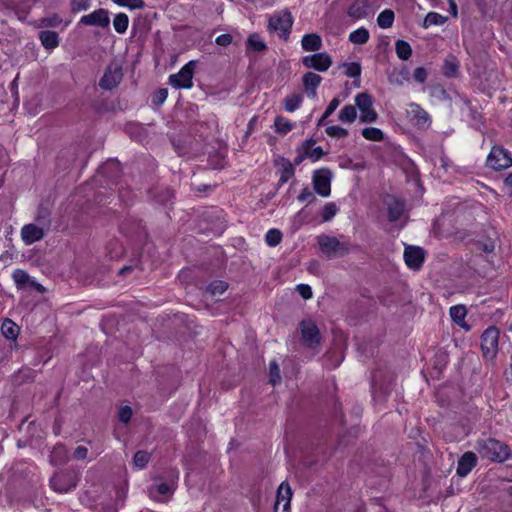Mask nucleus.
I'll list each match as a JSON object with an SVG mask.
<instances>
[{"label":"nucleus","mask_w":512,"mask_h":512,"mask_svg":"<svg viewBox=\"0 0 512 512\" xmlns=\"http://www.w3.org/2000/svg\"><path fill=\"white\" fill-rule=\"evenodd\" d=\"M355 105L360 110V120L364 123H373L377 120L378 114L373 108V99L366 92L355 96Z\"/></svg>","instance_id":"nucleus-6"},{"label":"nucleus","mask_w":512,"mask_h":512,"mask_svg":"<svg viewBox=\"0 0 512 512\" xmlns=\"http://www.w3.org/2000/svg\"><path fill=\"white\" fill-rule=\"evenodd\" d=\"M394 12L390 9L383 10L377 17V24L383 29L390 28L394 22Z\"/></svg>","instance_id":"nucleus-35"},{"label":"nucleus","mask_w":512,"mask_h":512,"mask_svg":"<svg viewBox=\"0 0 512 512\" xmlns=\"http://www.w3.org/2000/svg\"><path fill=\"white\" fill-rule=\"evenodd\" d=\"M344 360V354H324L322 358V364L327 369L337 368Z\"/></svg>","instance_id":"nucleus-32"},{"label":"nucleus","mask_w":512,"mask_h":512,"mask_svg":"<svg viewBox=\"0 0 512 512\" xmlns=\"http://www.w3.org/2000/svg\"><path fill=\"white\" fill-rule=\"evenodd\" d=\"M424 257V250L420 247L408 246L404 250L405 263L411 269H419L424 261Z\"/></svg>","instance_id":"nucleus-19"},{"label":"nucleus","mask_w":512,"mask_h":512,"mask_svg":"<svg viewBox=\"0 0 512 512\" xmlns=\"http://www.w3.org/2000/svg\"><path fill=\"white\" fill-rule=\"evenodd\" d=\"M395 51L399 59L408 60L412 55V48L407 41L397 40L395 43Z\"/></svg>","instance_id":"nucleus-33"},{"label":"nucleus","mask_w":512,"mask_h":512,"mask_svg":"<svg viewBox=\"0 0 512 512\" xmlns=\"http://www.w3.org/2000/svg\"><path fill=\"white\" fill-rule=\"evenodd\" d=\"M388 218L390 221L399 220L404 214V203L396 198L390 197L387 201Z\"/></svg>","instance_id":"nucleus-23"},{"label":"nucleus","mask_w":512,"mask_h":512,"mask_svg":"<svg viewBox=\"0 0 512 512\" xmlns=\"http://www.w3.org/2000/svg\"><path fill=\"white\" fill-rule=\"evenodd\" d=\"M487 165L494 170L507 169L512 166L510 153L502 147H493L487 157Z\"/></svg>","instance_id":"nucleus-8"},{"label":"nucleus","mask_w":512,"mask_h":512,"mask_svg":"<svg viewBox=\"0 0 512 512\" xmlns=\"http://www.w3.org/2000/svg\"><path fill=\"white\" fill-rule=\"evenodd\" d=\"M292 489L287 481L282 482L276 493L274 512H291Z\"/></svg>","instance_id":"nucleus-11"},{"label":"nucleus","mask_w":512,"mask_h":512,"mask_svg":"<svg viewBox=\"0 0 512 512\" xmlns=\"http://www.w3.org/2000/svg\"><path fill=\"white\" fill-rule=\"evenodd\" d=\"M80 23L88 26L106 28L110 24L109 13L106 9L99 8L90 14L83 15Z\"/></svg>","instance_id":"nucleus-15"},{"label":"nucleus","mask_w":512,"mask_h":512,"mask_svg":"<svg viewBox=\"0 0 512 512\" xmlns=\"http://www.w3.org/2000/svg\"><path fill=\"white\" fill-rule=\"evenodd\" d=\"M120 7H127L131 10L142 9L145 6L143 0H112Z\"/></svg>","instance_id":"nucleus-47"},{"label":"nucleus","mask_w":512,"mask_h":512,"mask_svg":"<svg viewBox=\"0 0 512 512\" xmlns=\"http://www.w3.org/2000/svg\"><path fill=\"white\" fill-rule=\"evenodd\" d=\"M443 74L448 78L456 77L459 73V61L454 55H448L444 59Z\"/></svg>","instance_id":"nucleus-26"},{"label":"nucleus","mask_w":512,"mask_h":512,"mask_svg":"<svg viewBox=\"0 0 512 512\" xmlns=\"http://www.w3.org/2000/svg\"><path fill=\"white\" fill-rule=\"evenodd\" d=\"M12 278L18 289H34L40 293L45 292L43 285L38 283L25 270L16 269L12 273Z\"/></svg>","instance_id":"nucleus-13"},{"label":"nucleus","mask_w":512,"mask_h":512,"mask_svg":"<svg viewBox=\"0 0 512 512\" xmlns=\"http://www.w3.org/2000/svg\"><path fill=\"white\" fill-rule=\"evenodd\" d=\"M448 355L449 354H445V353H442V354H435V362L438 364H440L441 366L439 367V371H441V369L447 364L448 362Z\"/></svg>","instance_id":"nucleus-59"},{"label":"nucleus","mask_w":512,"mask_h":512,"mask_svg":"<svg viewBox=\"0 0 512 512\" xmlns=\"http://www.w3.org/2000/svg\"><path fill=\"white\" fill-rule=\"evenodd\" d=\"M122 70L120 67H108L103 77L99 81V86L105 90H111L118 86L122 80Z\"/></svg>","instance_id":"nucleus-17"},{"label":"nucleus","mask_w":512,"mask_h":512,"mask_svg":"<svg viewBox=\"0 0 512 512\" xmlns=\"http://www.w3.org/2000/svg\"><path fill=\"white\" fill-rule=\"evenodd\" d=\"M128 25L129 18L125 13H119L113 19V26L117 33H125L128 28Z\"/></svg>","instance_id":"nucleus-39"},{"label":"nucleus","mask_w":512,"mask_h":512,"mask_svg":"<svg viewBox=\"0 0 512 512\" xmlns=\"http://www.w3.org/2000/svg\"><path fill=\"white\" fill-rule=\"evenodd\" d=\"M381 374V370L379 369H375L371 373V389L373 392H375L377 389L383 392H387L388 390V387L384 388L383 384L378 383V379L380 378Z\"/></svg>","instance_id":"nucleus-49"},{"label":"nucleus","mask_w":512,"mask_h":512,"mask_svg":"<svg viewBox=\"0 0 512 512\" xmlns=\"http://www.w3.org/2000/svg\"><path fill=\"white\" fill-rule=\"evenodd\" d=\"M357 118V111L354 105H345L339 112L338 119L342 123H353Z\"/></svg>","instance_id":"nucleus-31"},{"label":"nucleus","mask_w":512,"mask_h":512,"mask_svg":"<svg viewBox=\"0 0 512 512\" xmlns=\"http://www.w3.org/2000/svg\"><path fill=\"white\" fill-rule=\"evenodd\" d=\"M475 448L481 458L491 462L502 463L510 456V447L495 438L478 439Z\"/></svg>","instance_id":"nucleus-1"},{"label":"nucleus","mask_w":512,"mask_h":512,"mask_svg":"<svg viewBox=\"0 0 512 512\" xmlns=\"http://www.w3.org/2000/svg\"><path fill=\"white\" fill-rule=\"evenodd\" d=\"M361 134L369 141L379 142L384 139L383 131L376 127H366L362 130Z\"/></svg>","instance_id":"nucleus-38"},{"label":"nucleus","mask_w":512,"mask_h":512,"mask_svg":"<svg viewBox=\"0 0 512 512\" xmlns=\"http://www.w3.org/2000/svg\"><path fill=\"white\" fill-rule=\"evenodd\" d=\"M167 482H160L156 486V490L161 495H168L174 491V487L179 479V470L177 468H170L167 471Z\"/></svg>","instance_id":"nucleus-20"},{"label":"nucleus","mask_w":512,"mask_h":512,"mask_svg":"<svg viewBox=\"0 0 512 512\" xmlns=\"http://www.w3.org/2000/svg\"><path fill=\"white\" fill-rule=\"evenodd\" d=\"M448 21V17L443 16L436 12H429L422 23L424 29H428L432 26H442Z\"/></svg>","instance_id":"nucleus-28"},{"label":"nucleus","mask_w":512,"mask_h":512,"mask_svg":"<svg viewBox=\"0 0 512 512\" xmlns=\"http://www.w3.org/2000/svg\"><path fill=\"white\" fill-rule=\"evenodd\" d=\"M215 42L219 46L226 47L231 44L232 36L230 34H221L216 38Z\"/></svg>","instance_id":"nucleus-57"},{"label":"nucleus","mask_w":512,"mask_h":512,"mask_svg":"<svg viewBox=\"0 0 512 512\" xmlns=\"http://www.w3.org/2000/svg\"><path fill=\"white\" fill-rule=\"evenodd\" d=\"M89 7L88 0H79L73 2V9L76 11L86 10Z\"/></svg>","instance_id":"nucleus-60"},{"label":"nucleus","mask_w":512,"mask_h":512,"mask_svg":"<svg viewBox=\"0 0 512 512\" xmlns=\"http://www.w3.org/2000/svg\"><path fill=\"white\" fill-rule=\"evenodd\" d=\"M132 415H133V412H132V408L130 406H127V405L122 406L119 409L118 417H119V420L124 424H127L130 422Z\"/></svg>","instance_id":"nucleus-51"},{"label":"nucleus","mask_w":512,"mask_h":512,"mask_svg":"<svg viewBox=\"0 0 512 512\" xmlns=\"http://www.w3.org/2000/svg\"><path fill=\"white\" fill-rule=\"evenodd\" d=\"M19 331V326L10 319H5L1 325V332L3 336L9 340H15Z\"/></svg>","instance_id":"nucleus-29"},{"label":"nucleus","mask_w":512,"mask_h":512,"mask_svg":"<svg viewBox=\"0 0 512 512\" xmlns=\"http://www.w3.org/2000/svg\"><path fill=\"white\" fill-rule=\"evenodd\" d=\"M317 243L321 252L328 258L344 256L350 252V243L348 241L341 242L334 236L321 234L317 236Z\"/></svg>","instance_id":"nucleus-2"},{"label":"nucleus","mask_w":512,"mask_h":512,"mask_svg":"<svg viewBox=\"0 0 512 512\" xmlns=\"http://www.w3.org/2000/svg\"><path fill=\"white\" fill-rule=\"evenodd\" d=\"M77 486V476L73 471L62 470L50 478V487L58 493H68Z\"/></svg>","instance_id":"nucleus-4"},{"label":"nucleus","mask_w":512,"mask_h":512,"mask_svg":"<svg viewBox=\"0 0 512 512\" xmlns=\"http://www.w3.org/2000/svg\"><path fill=\"white\" fill-rule=\"evenodd\" d=\"M305 158H307V155H305V151L302 150V147L299 149L298 156L294 159V163L296 165H299Z\"/></svg>","instance_id":"nucleus-63"},{"label":"nucleus","mask_w":512,"mask_h":512,"mask_svg":"<svg viewBox=\"0 0 512 512\" xmlns=\"http://www.w3.org/2000/svg\"><path fill=\"white\" fill-rule=\"evenodd\" d=\"M345 69V74L350 77L354 78L357 81H355V86H360V76H361V65L358 62H351V63H343L341 65Z\"/></svg>","instance_id":"nucleus-30"},{"label":"nucleus","mask_w":512,"mask_h":512,"mask_svg":"<svg viewBox=\"0 0 512 512\" xmlns=\"http://www.w3.org/2000/svg\"><path fill=\"white\" fill-rule=\"evenodd\" d=\"M449 315L454 324H456L463 330L469 331L471 329L470 325L465 320L467 316V309L464 305H455L450 307Z\"/></svg>","instance_id":"nucleus-21"},{"label":"nucleus","mask_w":512,"mask_h":512,"mask_svg":"<svg viewBox=\"0 0 512 512\" xmlns=\"http://www.w3.org/2000/svg\"><path fill=\"white\" fill-rule=\"evenodd\" d=\"M349 40L354 44H365L369 40V32L366 28L361 27L350 33Z\"/></svg>","instance_id":"nucleus-37"},{"label":"nucleus","mask_w":512,"mask_h":512,"mask_svg":"<svg viewBox=\"0 0 512 512\" xmlns=\"http://www.w3.org/2000/svg\"><path fill=\"white\" fill-rule=\"evenodd\" d=\"M281 380L280 369L276 361H272L269 365V383L272 386L277 385Z\"/></svg>","instance_id":"nucleus-46"},{"label":"nucleus","mask_w":512,"mask_h":512,"mask_svg":"<svg viewBox=\"0 0 512 512\" xmlns=\"http://www.w3.org/2000/svg\"><path fill=\"white\" fill-rule=\"evenodd\" d=\"M276 132L280 134H287L293 128V123L283 116H277L274 121Z\"/></svg>","instance_id":"nucleus-40"},{"label":"nucleus","mask_w":512,"mask_h":512,"mask_svg":"<svg viewBox=\"0 0 512 512\" xmlns=\"http://www.w3.org/2000/svg\"><path fill=\"white\" fill-rule=\"evenodd\" d=\"M196 61L185 64L178 73L169 76V84L176 89H190L193 86V75Z\"/></svg>","instance_id":"nucleus-5"},{"label":"nucleus","mask_w":512,"mask_h":512,"mask_svg":"<svg viewBox=\"0 0 512 512\" xmlns=\"http://www.w3.org/2000/svg\"><path fill=\"white\" fill-rule=\"evenodd\" d=\"M297 292L302 296L304 299H310L313 296L312 289L307 284H298L296 286Z\"/></svg>","instance_id":"nucleus-52"},{"label":"nucleus","mask_w":512,"mask_h":512,"mask_svg":"<svg viewBox=\"0 0 512 512\" xmlns=\"http://www.w3.org/2000/svg\"><path fill=\"white\" fill-rule=\"evenodd\" d=\"M411 121L419 129H427L431 124V117L426 110H424L419 104H409V110L407 111Z\"/></svg>","instance_id":"nucleus-16"},{"label":"nucleus","mask_w":512,"mask_h":512,"mask_svg":"<svg viewBox=\"0 0 512 512\" xmlns=\"http://www.w3.org/2000/svg\"><path fill=\"white\" fill-rule=\"evenodd\" d=\"M62 22V19L54 14L49 17L42 18L40 20L39 26L40 27H56Z\"/></svg>","instance_id":"nucleus-50"},{"label":"nucleus","mask_w":512,"mask_h":512,"mask_svg":"<svg viewBox=\"0 0 512 512\" xmlns=\"http://www.w3.org/2000/svg\"><path fill=\"white\" fill-rule=\"evenodd\" d=\"M301 338L308 348H315L321 340V334L316 323L310 319H303L299 323Z\"/></svg>","instance_id":"nucleus-7"},{"label":"nucleus","mask_w":512,"mask_h":512,"mask_svg":"<svg viewBox=\"0 0 512 512\" xmlns=\"http://www.w3.org/2000/svg\"><path fill=\"white\" fill-rule=\"evenodd\" d=\"M41 44L48 50L59 46V36L55 31L44 30L39 33Z\"/></svg>","instance_id":"nucleus-24"},{"label":"nucleus","mask_w":512,"mask_h":512,"mask_svg":"<svg viewBox=\"0 0 512 512\" xmlns=\"http://www.w3.org/2000/svg\"><path fill=\"white\" fill-rule=\"evenodd\" d=\"M293 23V18L290 12L282 11L273 15L269 19L268 27L270 30L277 32L280 36H286Z\"/></svg>","instance_id":"nucleus-9"},{"label":"nucleus","mask_w":512,"mask_h":512,"mask_svg":"<svg viewBox=\"0 0 512 512\" xmlns=\"http://www.w3.org/2000/svg\"><path fill=\"white\" fill-rule=\"evenodd\" d=\"M322 78L314 72H307L302 78V83L305 91L310 98H315L317 95V88L320 85Z\"/></svg>","instance_id":"nucleus-22"},{"label":"nucleus","mask_w":512,"mask_h":512,"mask_svg":"<svg viewBox=\"0 0 512 512\" xmlns=\"http://www.w3.org/2000/svg\"><path fill=\"white\" fill-rule=\"evenodd\" d=\"M326 134L334 138H344L348 135V130L338 125H332L326 128Z\"/></svg>","instance_id":"nucleus-48"},{"label":"nucleus","mask_w":512,"mask_h":512,"mask_svg":"<svg viewBox=\"0 0 512 512\" xmlns=\"http://www.w3.org/2000/svg\"><path fill=\"white\" fill-rule=\"evenodd\" d=\"M247 46L249 49H251L253 51H257V52L264 51L267 48V46L264 43V41L262 40V38L256 33L251 34L248 37Z\"/></svg>","instance_id":"nucleus-41"},{"label":"nucleus","mask_w":512,"mask_h":512,"mask_svg":"<svg viewBox=\"0 0 512 512\" xmlns=\"http://www.w3.org/2000/svg\"><path fill=\"white\" fill-rule=\"evenodd\" d=\"M481 347L483 352H498L508 349L507 337L501 335L500 330L495 326L488 327L481 336Z\"/></svg>","instance_id":"nucleus-3"},{"label":"nucleus","mask_w":512,"mask_h":512,"mask_svg":"<svg viewBox=\"0 0 512 512\" xmlns=\"http://www.w3.org/2000/svg\"><path fill=\"white\" fill-rule=\"evenodd\" d=\"M149 460H150V454L147 451H143V450L137 451L133 457L134 465L139 469L145 468L147 466Z\"/></svg>","instance_id":"nucleus-43"},{"label":"nucleus","mask_w":512,"mask_h":512,"mask_svg":"<svg viewBox=\"0 0 512 512\" xmlns=\"http://www.w3.org/2000/svg\"><path fill=\"white\" fill-rule=\"evenodd\" d=\"M449 4V11L452 17L457 18L458 17V8L457 4L454 0H447Z\"/></svg>","instance_id":"nucleus-61"},{"label":"nucleus","mask_w":512,"mask_h":512,"mask_svg":"<svg viewBox=\"0 0 512 512\" xmlns=\"http://www.w3.org/2000/svg\"><path fill=\"white\" fill-rule=\"evenodd\" d=\"M87 455L88 449L85 446H77L73 454L76 460H84L87 458Z\"/></svg>","instance_id":"nucleus-56"},{"label":"nucleus","mask_w":512,"mask_h":512,"mask_svg":"<svg viewBox=\"0 0 512 512\" xmlns=\"http://www.w3.org/2000/svg\"><path fill=\"white\" fill-rule=\"evenodd\" d=\"M282 239V233L278 229H270L265 235V241L268 246L275 247L277 246Z\"/></svg>","instance_id":"nucleus-45"},{"label":"nucleus","mask_w":512,"mask_h":512,"mask_svg":"<svg viewBox=\"0 0 512 512\" xmlns=\"http://www.w3.org/2000/svg\"><path fill=\"white\" fill-rule=\"evenodd\" d=\"M228 288V284L221 280H215L209 284L206 289V294L211 297H217L222 295Z\"/></svg>","instance_id":"nucleus-34"},{"label":"nucleus","mask_w":512,"mask_h":512,"mask_svg":"<svg viewBox=\"0 0 512 512\" xmlns=\"http://www.w3.org/2000/svg\"><path fill=\"white\" fill-rule=\"evenodd\" d=\"M313 144L314 140L312 139L304 141L302 144V150L305 151L307 158L312 162H316L324 155V151L320 146L313 147Z\"/></svg>","instance_id":"nucleus-27"},{"label":"nucleus","mask_w":512,"mask_h":512,"mask_svg":"<svg viewBox=\"0 0 512 512\" xmlns=\"http://www.w3.org/2000/svg\"><path fill=\"white\" fill-rule=\"evenodd\" d=\"M294 171L295 170L293 165L288 160L282 159L279 182L281 184L286 183L290 178L293 177Z\"/></svg>","instance_id":"nucleus-42"},{"label":"nucleus","mask_w":512,"mask_h":512,"mask_svg":"<svg viewBox=\"0 0 512 512\" xmlns=\"http://www.w3.org/2000/svg\"><path fill=\"white\" fill-rule=\"evenodd\" d=\"M47 228L35 223L25 224L20 231L25 245H32L45 237Z\"/></svg>","instance_id":"nucleus-12"},{"label":"nucleus","mask_w":512,"mask_h":512,"mask_svg":"<svg viewBox=\"0 0 512 512\" xmlns=\"http://www.w3.org/2000/svg\"><path fill=\"white\" fill-rule=\"evenodd\" d=\"M478 463L476 454L472 451H467L459 458L456 468V474L460 477H466Z\"/></svg>","instance_id":"nucleus-18"},{"label":"nucleus","mask_w":512,"mask_h":512,"mask_svg":"<svg viewBox=\"0 0 512 512\" xmlns=\"http://www.w3.org/2000/svg\"><path fill=\"white\" fill-rule=\"evenodd\" d=\"M338 212V207L334 202L326 203L321 212L323 222L330 221Z\"/></svg>","instance_id":"nucleus-44"},{"label":"nucleus","mask_w":512,"mask_h":512,"mask_svg":"<svg viewBox=\"0 0 512 512\" xmlns=\"http://www.w3.org/2000/svg\"><path fill=\"white\" fill-rule=\"evenodd\" d=\"M339 99L338 98H333L329 105L327 106L325 112H324V117H329L331 114L334 113V111L337 109V107L339 106Z\"/></svg>","instance_id":"nucleus-58"},{"label":"nucleus","mask_w":512,"mask_h":512,"mask_svg":"<svg viewBox=\"0 0 512 512\" xmlns=\"http://www.w3.org/2000/svg\"><path fill=\"white\" fill-rule=\"evenodd\" d=\"M349 15L352 16V17H357V18H361L363 17V13L359 11V8L356 7L355 5L351 6L349 8Z\"/></svg>","instance_id":"nucleus-62"},{"label":"nucleus","mask_w":512,"mask_h":512,"mask_svg":"<svg viewBox=\"0 0 512 512\" xmlns=\"http://www.w3.org/2000/svg\"><path fill=\"white\" fill-rule=\"evenodd\" d=\"M314 190L322 197L331 193V172L327 169L318 170L313 175Z\"/></svg>","instance_id":"nucleus-14"},{"label":"nucleus","mask_w":512,"mask_h":512,"mask_svg":"<svg viewBox=\"0 0 512 512\" xmlns=\"http://www.w3.org/2000/svg\"><path fill=\"white\" fill-rule=\"evenodd\" d=\"M301 45L305 51L314 52L321 49L322 40L317 34H306L301 40Z\"/></svg>","instance_id":"nucleus-25"},{"label":"nucleus","mask_w":512,"mask_h":512,"mask_svg":"<svg viewBox=\"0 0 512 512\" xmlns=\"http://www.w3.org/2000/svg\"><path fill=\"white\" fill-rule=\"evenodd\" d=\"M428 73L425 68L417 67L413 72V78L419 83H424L427 80Z\"/></svg>","instance_id":"nucleus-53"},{"label":"nucleus","mask_w":512,"mask_h":512,"mask_svg":"<svg viewBox=\"0 0 512 512\" xmlns=\"http://www.w3.org/2000/svg\"><path fill=\"white\" fill-rule=\"evenodd\" d=\"M167 96H168V91H167V89H165V88L159 89V90L155 93V95H154V97H153V103H154L155 105H158V106H159V105H162V104L165 102V100L167 99Z\"/></svg>","instance_id":"nucleus-54"},{"label":"nucleus","mask_w":512,"mask_h":512,"mask_svg":"<svg viewBox=\"0 0 512 512\" xmlns=\"http://www.w3.org/2000/svg\"><path fill=\"white\" fill-rule=\"evenodd\" d=\"M298 200H299L300 202H308V203H310V202H312V201L314 200V195H313V193L310 191V189H309V188H304V189L300 192V194H299V196H298Z\"/></svg>","instance_id":"nucleus-55"},{"label":"nucleus","mask_w":512,"mask_h":512,"mask_svg":"<svg viewBox=\"0 0 512 512\" xmlns=\"http://www.w3.org/2000/svg\"><path fill=\"white\" fill-rule=\"evenodd\" d=\"M303 101V96L301 94H290L284 99L285 110L288 112H294L300 107V104Z\"/></svg>","instance_id":"nucleus-36"},{"label":"nucleus","mask_w":512,"mask_h":512,"mask_svg":"<svg viewBox=\"0 0 512 512\" xmlns=\"http://www.w3.org/2000/svg\"><path fill=\"white\" fill-rule=\"evenodd\" d=\"M505 186L509 189L510 193H512V173H510L506 178H505Z\"/></svg>","instance_id":"nucleus-64"},{"label":"nucleus","mask_w":512,"mask_h":512,"mask_svg":"<svg viewBox=\"0 0 512 512\" xmlns=\"http://www.w3.org/2000/svg\"><path fill=\"white\" fill-rule=\"evenodd\" d=\"M302 64L308 69L318 72L327 71L332 65V58L326 52L307 55L302 58Z\"/></svg>","instance_id":"nucleus-10"}]
</instances>
